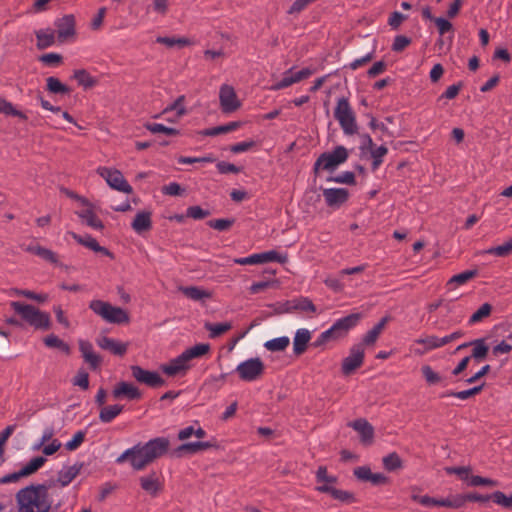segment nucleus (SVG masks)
<instances>
[{"label": "nucleus", "mask_w": 512, "mask_h": 512, "mask_svg": "<svg viewBox=\"0 0 512 512\" xmlns=\"http://www.w3.org/2000/svg\"><path fill=\"white\" fill-rule=\"evenodd\" d=\"M210 215L209 210H205L202 207L195 205V206H189L186 209V216L188 218H192L194 220H201Z\"/></svg>", "instance_id": "nucleus-52"}, {"label": "nucleus", "mask_w": 512, "mask_h": 512, "mask_svg": "<svg viewBox=\"0 0 512 512\" xmlns=\"http://www.w3.org/2000/svg\"><path fill=\"white\" fill-rule=\"evenodd\" d=\"M216 168L220 174H237L241 171L240 167L226 161H219L216 164Z\"/></svg>", "instance_id": "nucleus-61"}, {"label": "nucleus", "mask_w": 512, "mask_h": 512, "mask_svg": "<svg viewBox=\"0 0 512 512\" xmlns=\"http://www.w3.org/2000/svg\"><path fill=\"white\" fill-rule=\"evenodd\" d=\"M462 87H463L462 82H458V83L448 86L447 89L445 90V92L439 97V100L442 98H446L449 100L454 99L458 95V93L460 92Z\"/></svg>", "instance_id": "nucleus-64"}, {"label": "nucleus", "mask_w": 512, "mask_h": 512, "mask_svg": "<svg viewBox=\"0 0 512 512\" xmlns=\"http://www.w3.org/2000/svg\"><path fill=\"white\" fill-rule=\"evenodd\" d=\"M361 319V313H352L336 320L328 329L333 336V340L346 336L349 330L357 326Z\"/></svg>", "instance_id": "nucleus-12"}, {"label": "nucleus", "mask_w": 512, "mask_h": 512, "mask_svg": "<svg viewBox=\"0 0 512 512\" xmlns=\"http://www.w3.org/2000/svg\"><path fill=\"white\" fill-rule=\"evenodd\" d=\"M292 308L294 311H301L305 313H316L317 309L314 303L308 297H297L291 299Z\"/></svg>", "instance_id": "nucleus-33"}, {"label": "nucleus", "mask_w": 512, "mask_h": 512, "mask_svg": "<svg viewBox=\"0 0 512 512\" xmlns=\"http://www.w3.org/2000/svg\"><path fill=\"white\" fill-rule=\"evenodd\" d=\"M332 497L336 500H339L343 503H354L356 501V498L353 493L345 490H340L335 488L332 494Z\"/></svg>", "instance_id": "nucleus-58"}, {"label": "nucleus", "mask_w": 512, "mask_h": 512, "mask_svg": "<svg viewBox=\"0 0 512 512\" xmlns=\"http://www.w3.org/2000/svg\"><path fill=\"white\" fill-rule=\"evenodd\" d=\"M15 499L17 512H50L52 507L46 484L28 485L16 493Z\"/></svg>", "instance_id": "nucleus-2"}, {"label": "nucleus", "mask_w": 512, "mask_h": 512, "mask_svg": "<svg viewBox=\"0 0 512 512\" xmlns=\"http://www.w3.org/2000/svg\"><path fill=\"white\" fill-rule=\"evenodd\" d=\"M89 308L108 323L126 324L130 321L129 314L125 309L102 300H92L89 303Z\"/></svg>", "instance_id": "nucleus-5"}, {"label": "nucleus", "mask_w": 512, "mask_h": 512, "mask_svg": "<svg viewBox=\"0 0 512 512\" xmlns=\"http://www.w3.org/2000/svg\"><path fill=\"white\" fill-rule=\"evenodd\" d=\"M365 350L363 344H355L350 348L349 355L342 361L341 371L344 375H350L359 368L364 361Z\"/></svg>", "instance_id": "nucleus-13"}, {"label": "nucleus", "mask_w": 512, "mask_h": 512, "mask_svg": "<svg viewBox=\"0 0 512 512\" xmlns=\"http://www.w3.org/2000/svg\"><path fill=\"white\" fill-rule=\"evenodd\" d=\"M78 217L89 227L102 230L104 228L103 222L96 216L92 209H85L77 212Z\"/></svg>", "instance_id": "nucleus-31"}, {"label": "nucleus", "mask_w": 512, "mask_h": 512, "mask_svg": "<svg viewBox=\"0 0 512 512\" xmlns=\"http://www.w3.org/2000/svg\"><path fill=\"white\" fill-rule=\"evenodd\" d=\"M434 22H435L438 32L441 36H443L444 34H446L449 31H453L452 23L443 17L435 18Z\"/></svg>", "instance_id": "nucleus-63"}, {"label": "nucleus", "mask_w": 512, "mask_h": 512, "mask_svg": "<svg viewBox=\"0 0 512 512\" xmlns=\"http://www.w3.org/2000/svg\"><path fill=\"white\" fill-rule=\"evenodd\" d=\"M216 445L210 441H195L187 442L178 446L174 451V455L181 457L183 455H195L200 452L206 451Z\"/></svg>", "instance_id": "nucleus-20"}, {"label": "nucleus", "mask_w": 512, "mask_h": 512, "mask_svg": "<svg viewBox=\"0 0 512 512\" xmlns=\"http://www.w3.org/2000/svg\"><path fill=\"white\" fill-rule=\"evenodd\" d=\"M231 324L229 322L222 323H210L206 322L204 324V328L209 332L210 338H217L220 335L231 329Z\"/></svg>", "instance_id": "nucleus-38"}, {"label": "nucleus", "mask_w": 512, "mask_h": 512, "mask_svg": "<svg viewBox=\"0 0 512 512\" xmlns=\"http://www.w3.org/2000/svg\"><path fill=\"white\" fill-rule=\"evenodd\" d=\"M86 432L83 430L77 431L73 438L66 442L65 448L69 451L78 449L85 440Z\"/></svg>", "instance_id": "nucleus-53"}, {"label": "nucleus", "mask_w": 512, "mask_h": 512, "mask_svg": "<svg viewBox=\"0 0 512 512\" xmlns=\"http://www.w3.org/2000/svg\"><path fill=\"white\" fill-rule=\"evenodd\" d=\"M169 447L170 441L167 437H155L145 443L138 442L119 455L116 463L128 462L134 471H142L155 460L164 456Z\"/></svg>", "instance_id": "nucleus-1"}, {"label": "nucleus", "mask_w": 512, "mask_h": 512, "mask_svg": "<svg viewBox=\"0 0 512 512\" xmlns=\"http://www.w3.org/2000/svg\"><path fill=\"white\" fill-rule=\"evenodd\" d=\"M415 343L422 344L425 346V349L423 351H417V353L420 355H422L428 351H431L433 349L442 347L441 337H437L434 335L426 336L423 338H418L415 340Z\"/></svg>", "instance_id": "nucleus-36"}, {"label": "nucleus", "mask_w": 512, "mask_h": 512, "mask_svg": "<svg viewBox=\"0 0 512 512\" xmlns=\"http://www.w3.org/2000/svg\"><path fill=\"white\" fill-rule=\"evenodd\" d=\"M382 462L387 471H395L403 466L402 460L396 452L389 453L383 457Z\"/></svg>", "instance_id": "nucleus-43"}, {"label": "nucleus", "mask_w": 512, "mask_h": 512, "mask_svg": "<svg viewBox=\"0 0 512 512\" xmlns=\"http://www.w3.org/2000/svg\"><path fill=\"white\" fill-rule=\"evenodd\" d=\"M179 291L182 292L187 298L194 301H202L211 298V293L203 288L197 286H181Z\"/></svg>", "instance_id": "nucleus-28"}, {"label": "nucleus", "mask_w": 512, "mask_h": 512, "mask_svg": "<svg viewBox=\"0 0 512 512\" xmlns=\"http://www.w3.org/2000/svg\"><path fill=\"white\" fill-rule=\"evenodd\" d=\"M57 29V36L59 42H65L67 39L74 37L75 30V17L72 14L65 15L57 19L54 23Z\"/></svg>", "instance_id": "nucleus-18"}, {"label": "nucleus", "mask_w": 512, "mask_h": 512, "mask_svg": "<svg viewBox=\"0 0 512 512\" xmlns=\"http://www.w3.org/2000/svg\"><path fill=\"white\" fill-rule=\"evenodd\" d=\"M235 264L239 265H257L269 262H278L285 264L288 261V255L286 253L280 254L275 250H269L262 253L251 254L247 257L235 258Z\"/></svg>", "instance_id": "nucleus-10"}, {"label": "nucleus", "mask_w": 512, "mask_h": 512, "mask_svg": "<svg viewBox=\"0 0 512 512\" xmlns=\"http://www.w3.org/2000/svg\"><path fill=\"white\" fill-rule=\"evenodd\" d=\"M348 426L358 432L360 441L363 445L369 446L373 443L374 428L365 418H358L349 422Z\"/></svg>", "instance_id": "nucleus-19"}, {"label": "nucleus", "mask_w": 512, "mask_h": 512, "mask_svg": "<svg viewBox=\"0 0 512 512\" xmlns=\"http://www.w3.org/2000/svg\"><path fill=\"white\" fill-rule=\"evenodd\" d=\"M492 312V306L489 303L482 304L477 311H475L469 318L468 323L470 325L481 322L484 318H487Z\"/></svg>", "instance_id": "nucleus-44"}, {"label": "nucleus", "mask_w": 512, "mask_h": 512, "mask_svg": "<svg viewBox=\"0 0 512 512\" xmlns=\"http://www.w3.org/2000/svg\"><path fill=\"white\" fill-rule=\"evenodd\" d=\"M69 234L77 243L85 246L86 248L94 252L101 253L109 257L110 259H114V254L111 251H109L106 247L99 245L97 240L91 235L81 236L75 232H69Z\"/></svg>", "instance_id": "nucleus-21"}, {"label": "nucleus", "mask_w": 512, "mask_h": 512, "mask_svg": "<svg viewBox=\"0 0 512 512\" xmlns=\"http://www.w3.org/2000/svg\"><path fill=\"white\" fill-rule=\"evenodd\" d=\"M311 340V332L306 328H300L295 332L293 339V352L295 355H302Z\"/></svg>", "instance_id": "nucleus-24"}, {"label": "nucleus", "mask_w": 512, "mask_h": 512, "mask_svg": "<svg viewBox=\"0 0 512 512\" xmlns=\"http://www.w3.org/2000/svg\"><path fill=\"white\" fill-rule=\"evenodd\" d=\"M470 344H472L471 346L473 347L472 353L469 356L470 359L473 358L476 361H481L486 358L489 351V346L486 344L485 338L471 340Z\"/></svg>", "instance_id": "nucleus-29"}, {"label": "nucleus", "mask_w": 512, "mask_h": 512, "mask_svg": "<svg viewBox=\"0 0 512 512\" xmlns=\"http://www.w3.org/2000/svg\"><path fill=\"white\" fill-rule=\"evenodd\" d=\"M421 372L429 385H435L442 381V377L437 372H435L429 365L422 366Z\"/></svg>", "instance_id": "nucleus-47"}, {"label": "nucleus", "mask_w": 512, "mask_h": 512, "mask_svg": "<svg viewBox=\"0 0 512 512\" xmlns=\"http://www.w3.org/2000/svg\"><path fill=\"white\" fill-rule=\"evenodd\" d=\"M323 197L328 207L338 209L349 199L346 188H322Z\"/></svg>", "instance_id": "nucleus-17"}, {"label": "nucleus", "mask_w": 512, "mask_h": 512, "mask_svg": "<svg viewBox=\"0 0 512 512\" xmlns=\"http://www.w3.org/2000/svg\"><path fill=\"white\" fill-rule=\"evenodd\" d=\"M209 343H198L184 350L180 355L162 365V371L168 376H175L181 372H186L191 368V361L200 358L210 351Z\"/></svg>", "instance_id": "nucleus-3"}, {"label": "nucleus", "mask_w": 512, "mask_h": 512, "mask_svg": "<svg viewBox=\"0 0 512 512\" xmlns=\"http://www.w3.org/2000/svg\"><path fill=\"white\" fill-rule=\"evenodd\" d=\"M45 462L46 458L42 456L34 457L25 466H23L20 471L24 477L29 476L40 469L45 464Z\"/></svg>", "instance_id": "nucleus-41"}, {"label": "nucleus", "mask_w": 512, "mask_h": 512, "mask_svg": "<svg viewBox=\"0 0 512 512\" xmlns=\"http://www.w3.org/2000/svg\"><path fill=\"white\" fill-rule=\"evenodd\" d=\"M327 181L348 185H354L356 182L355 174L351 171H345L336 176H330Z\"/></svg>", "instance_id": "nucleus-49"}, {"label": "nucleus", "mask_w": 512, "mask_h": 512, "mask_svg": "<svg viewBox=\"0 0 512 512\" xmlns=\"http://www.w3.org/2000/svg\"><path fill=\"white\" fill-rule=\"evenodd\" d=\"M461 498H463V505L467 501L485 503V502H488L489 500H492V494L482 495V494H479L476 492H472V493H467L465 495H461Z\"/></svg>", "instance_id": "nucleus-60"}, {"label": "nucleus", "mask_w": 512, "mask_h": 512, "mask_svg": "<svg viewBox=\"0 0 512 512\" xmlns=\"http://www.w3.org/2000/svg\"><path fill=\"white\" fill-rule=\"evenodd\" d=\"M0 113L15 116L22 120H27V116L25 113H23L20 110H17L11 102H8L5 99H0Z\"/></svg>", "instance_id": "nucleus-45"}, {"label": "nucleus", "mask_w": 512, "mask_h": 512, "mask_svg": "<svg viewBox=\"0 0 512 512\" xmlns=\"http://www.w3.org/2000/svg\"><path fill=\"white\" fill-rule=\"evenodd\" d=\"M370 153L373 158L371 169L372 171H376L382 164L384 156L388 153V149L384 145L378 147L374 146L370 149Z\"/></svg>", "instance_id": "nucleus-42"}, {"label": "nucleus", "mask_w": 512, "mask_h": 512, "mask_svg": "<svg viewBox=\"0 0 512 512\" xmlns=\"http://www.w3.org/2000/svg\"><path fill=\"white\" fill-rule=\"evenodd\" d=\"M482 254H490L495 255L498 257H506L512 254V238L508 239L505 243L502 245H498L495 247H490L483 252Z\"/></svg>", "instance_id": "nucleus-39"}, {"label": "nucleus", "mask_w": 512, "mask_h": 512, "mask_svg": "<svg viewBox=\"0 0 512 512\" xmlns=\"http://www.w3.org/2000/svg\"><path fill=\"white\" fill-rule=\"evenodd\" d=\"M82 463H75L72 466L63 467L58 473V482L61 486L69 485L73 479L80 473Z\"/></svg>", "instance_id": "nucleus-26"}, {"label": "nucleus", "mask_w": 512, "mask_h": 512, "mask_svg": "<svg viewBox=\"0 0 512 512\" xmlns=\"http://www.w3.org/2000/svg\"><path fill=\"white\" fill-rule=\"evenodd\" d=\"M139 484L152 498L157 497L163 491V482L158 472L152 470L148 474L139 477Z\"/></svg>", "instance_id": "nucleus-15"}, {"label": "nucleus", "mask_w": 512, "mask_h": 512, "mask_svg": "<svg viewBox=\"0 0 512 512\" xmlns=\"http://www.w3.org/2000/svg\"><path fill=\"white\" fill-rule=\"evenodd\" d=\"M46 88L53 94H69L70 88L63 84L58 78L50 76L46 79Z\"/></svg>", "instance_id": "nucleus-37"}, {"label": "nucleus", "mask_w": 512, "mask_h": 512, "mask_svg": "<svg viewBox=\"0 0 512 512\" xmlns=\"http://www.w3.org/2000/svg\"><path fill=\"white\" fill-rule=\"evenodd\" d=\"M152 213L150 211H140L135 215L131 223L132 229L137 233L149 231L152 228Z\"/></svg>", "instance_id": "nucleus-25"}, {"label": "nucleus", "mask_w": 512, "mask_h": 512, "mask_svg": "<svg viewBox=\"0 0 512 512\" xmlns=\"http://www.w3.org/2000/svg\"><path fill=\"white\" fill-rule=\"evenodd\" d=\"M43 341L47 347L58 349L66 355L71 352L70 346L54 334L46 336Z\"/></svg>", "instance_id": "nucleus-35"}, {"label": "nucleus", "mask_w": 512, "mask_h": 512, "mask_svg": "<svg viewBox=\"0 0 512 512\" xmlns=\"http://www.w3.org/2000/svg\"><path fill=\"white\" fill-rule=\"evenodd\" d=\"M334 117L339 122L345 135L351 136L358 133V125L355 113L348 98L340 97L334 109Z\"/></svg>", "instance_id": "nucleus-6"}, {"label": "nucleus", "mask_w": 512, "mask_h": 512, "mask_svg": "<svg viewBox=\"0 0 512 512\" xmlns=\"http://www.w3.org/2000/svg\"><path fill=\"white\" fill-rule=\"evenodd\" d=\"M290 344V339L287 336L277 337L271 340H268L264 343V347L266 350L270 352H282L284 351Z\"/></svg>", "instance_id": "nucleus-34"}, {"label": "nucleus", "mask_w": 512, "mask_h": 512, "mask_svg": "<svg viewBox=\"0 0 512 512\" xmlns=\"http://www.w3.org/2000/svg\"><path fill=\"white\" fill-rule=\"evenodd\" d=\"M477 274L476 270H466L464 272H461L459 274L454 275L449 280V283H456L457 285H463L466 282H468L470 279L475 277Z\"/></svg>", "instance_id": "nucleus-56"}, {"label": "nucleus", "mask_w": 512, "mask_h": 512, "mask_svg": "<svg viewBox=\"0 0 512 512\" xmlns=\"http://www.w3.org/2000/svg\"><path fill=\"white\" fill-rule=\"evenodd\" d=\"M97 174L106 181L110 188L126 194L133 192L132 186L127 182L120 170L100 166L97 168Z\"/></svg>", "instance_id": "nucleus-9"}, {"label": "nucleus", "mask_w": 512, "mask_h": 512, "mask_svg": "<svg viewBox=\"0 0 512 512\" xmlns=\"http://www.w3.org/2000/svg\"><path fill=\"white\" fill-rule=\"evenodd\" d=\"M37 48L42 50L51 47L55 43V32L52 29L36 31Z\"/></svg>", "instance_id": "nucleus-30"}, {"label": "nucleus", "mask_w": 512, "mask_h": 512, "mask_svg": "<svg viewBox=\"0 0 512 512\" xmlns=\"http://www.w3.org/2000/svg\"><path fill=\"white\" fill-rule=\"evenodd\" d=\"M294 67L289 68L283 73L281 80L275 82L270 86V90L278 91L285 89L295 83H298L304 79L309 78L315 71L311 68H303L297 72H294Z\"/></svg>", "instance_id": "nucleus-11"}, {"label": "nucleus", "mask_w": 512, "mask_h": 512, "mask_svg": "<svg viewBox=\"0 0 512 512\" xmlns=\"http://www.w3.org/2000/svg\"><path fill=\"white\" fill-rule=\"evenodd\" d=\"M437 506L449 507V508H460L463 506V498L461 495L437 499Z\"/></svg>", "instance_id": "nucleus-51"}, {"label": "nucleus", "mask_w": 512, "mask_h": 512, "mask_svg": "<svg viewBox=\"0 0 512 512\" xmlns=\"http://www.w3.org/2000/svg\"><path fill=\"white\" fill-rule=\"evenodd\" d=\"M234 224V219H213L207 222V225L210 228H213L218 231L228 230Z\"/></svg>", "instance_id": "nucleus-54"}, {"label": "nucleus", "mask_w": 512, "mask_h": 512, "mask_svg": "<svg viewBox=\"0 0 512 512\" xmlns=\"http://www.w3.org/2000/svg\"><path fill=\"white\" fill-rule=\"evenodd\" d=\"M411 43V39L404 35H397L392 44V50L394 52H401Z\"/></svg>", "instance_id": "nucleus-62"}, {"label": "nucleus", "mask_w": 512, "mask_h": 512, "mask_svg": "<svg viewBox=\"0 0 512 512\" xmlns=\"http://www.w3.org/2000/svg\"><path fill=\"white\" fill-rule=\"evenodd\" d=\"M36 256L54 265H59L58 255L51 249L39 246L36 251Z\"/></svg>", "instance_id": "nucleus-48"}, {"label": "nucleus", "mask_w": 512, "mask_h": 512, "mask_svg": "<svg viewBox=\"0 0 512 512\" xmlns=\"http://www.w3.org/2000/svg\"><path fill=\"white\" fill-rule=\"evenodd\" d=\"M348 150L344 146H336L331 152L322 153L314 162L313 171L317 174L321 169L327 171L335 170L340 164L348 159Z\"/></svg>", "instance_id": "nucleus-7"}, {"label": "nucleus", "mask_w": 512, "mask_h": 512, "mask_svg": "<svg viewBox=\"0 0 512 512\" xmlns=\"http://www.w3.org/2000/svg\"><path fill=\"white\" fill-rule=\"evenodd\" d=\"M156 42L172 48L174 46L184 47L190 45L192 42L186 37H166L159 36L156 38Z\"/></svg>", "instance_id": "nucleus-40"}, {"label": "nucleus", "mask_w": 512, "mask_h": 512, "mask_svg": "<svg viewBox=\"0 0 512 512\" xmlns=\"http://www.w3.org/2000/svg\"><path fill=\"white\" fill-rule=\"evenodd\" d=\"M123 411V406L119 404L103 406L99 413V420L102 423L112 422Z\"/></svg>", "instance_id": "nucleus-32"}, {"label": "nucleus", "mask_w": 512, "mask_h": 512, "mask_svg": "<svg viewBox=\"0 0 512 512\" xmlns=\"http://www.w3.org/2000/svg\"><path fill=\"white\" fill-rule=\"evenodd\" d=\"M146 128L153 134L163 133L168 136L180 135V131L178 129L167 127L161 123H150L146 125Z\"/></svg>", "instance_id": "nucleus-46"}, {"label": "nucleus", "mask_w": 512, "mask_h": 512, "mask_svg": "<svg viewBox=\"0 0 512 512\" xmlns=\"http://www.w3.org/2000/svg\"><path fill=\"white\" fill-rule=\"evenodd\" d=\"M221 110L224 113H231L240 107V102L232 86L222 85L219 91Z\"/></svg>", "instance_id": "nucleus-16"}, {"label": "nucleus", "mask_w": 512, "mask_h": 512, "mask_svg": "<svg viewBox=\"0 0 512 512\" xmlns=\"http://www.w3.org/2000/svg\"><path fill=\"white\" fill-rule=\"evenodd\" d=\"M177 161L179 164L212 163L215 161V158L212 155L203 157L180 156Z\"/></svg>", "instance_id": "nucleus-57"}, {"label": "nucleus", "mask_w": 512, "mask_h": 512, "mask_svg": "<svg viewBox=\"0 0 512 512\" xmlns=\"http://www.w3.org/2000/svg\"><path fill=\"white\" fill-rule=\"evenodd\" d=\"M130 369L133 378L141 384L153 388L161 387L165 384V380L156 371L146 370L138 365H132Z\"/></svg>", "instance_id": "nucleus-14"}, {"label": "nucleus", "mask_w": 512, "mask_h": 512, "mask_svg": "<svg viewBox=\"0 0 512 512\" xmlns=\"http://www.w3.org/2000/svg\"><path fill=\"white\" fill-rule=\"evenodd\" d=\"M235 372L239 378L245 382H254L259 380L265 372V364L259 357L249 358L240 362Z\"/></svg>", "instance_id": "nucleus-8"}, {"label": "nucleus", "mask_w": 512, "mask_h": 512, "mask_svg": "<svg viewBox=\"0 0 512 512\" xmlns=\"http://www.w3.org/2000/svg\"><path fill=\"white\" fill-rule=\"evenodd\" d=\"M97 344L101 349L108 350L117 356H123L128 349V344L116 339L103 336L97 340Z\"/></svg>", "instance_id": "nucleus-23"}, {"label": "nucleus", "mask_w": 512, "mask_h": 512, "mask_svg": "<svg viewBox=\"0 0 512 512\" xmlns=\"http://www.w3.org/2000/svg\"><path fill=\"white\" fill-rule=\"evenodd\" d=\"M72 383L74 386H79L83 390L89 388V374L84 369L78 370L76 376L73 378Z\"/></svg>", "instance_id": "nucleus-55"}, {"label": "nucleus", "mask_w": 512, "mask_h": 512, "mask_svg": "<svg viewBox=\"0 0 512 512\" xmlns=\"http://www.w3.org/2000/svg\"><path fill=\"white\" fill-rule=\"evenodd\" d=\"M13 310L19 314L24 321L35 329L46 330L50 327V315L47 312H43L38 308L30 304H24L21 302H11Z\"/></svg>", "instance_id": "nucleus-4"}, {"label": "nucleus", "mask_w": 512, "mask_h": 512, "mask_svg": "<svg viewBox=\"0 0 512 512\" xmlns=\"http://www.w3.org/2000/svg\"><path fill=\"white\" fill-rule=\"evenodd\" d=\"M72 78L74 80H76L78 85L81 86L85 90L93 88L94 86H96L98 84V79L96 77L92 76L85 69L75 70Z\"/></svg>", "instance_id": "nucleus-27"}, {"label": "nucleus", "mask_w": 512, "mask_h": 512, "mask_svg": "<svg viewBox=\"0 0 512 512\" xmlns=\"http://www.w3.org/2000/svg\"><path fill=\"white\" fill-rule=\"evenodd\" d=\"M112 395L115 399H120L122 397L127 398L128 400H138L142 397V393L132 383L121 381L119 382L113 389Z\"/></svg>", "instance_id": "nucleus-22"}, {"label": "nucleus", "mask_w": 512, "mask_h": 512, "mask_svg": "<svg viewBox=\"0 0 512 512\" xmlns=\"http://www.w3.org/2000/svg\"><path fill=\"white\" fill-rule=\"evenodd\" d=\"M469 484L471 486H491L496 487L498 486V481L493 480L491 478H486L478 475H474L470 478Z\"/></svg>", "instance_id": "nucleus-59"}, {"label": "nucleus", "mask_w": 512, "mask_h": 512, "mask_svg": "<svg viewBox=\"0 0 512 512\" xmlns=\"http://www.w3.org/2000/svg\"><path fill=\"white\" fill-rule=\"evenodd\" d=\"M492 501L507 509H512V494L506 495L502 491H495L492 493Z\"/></svg>", "instance_id": "nucleus-50"}]
</instances>
